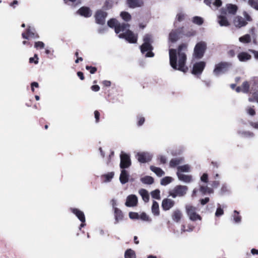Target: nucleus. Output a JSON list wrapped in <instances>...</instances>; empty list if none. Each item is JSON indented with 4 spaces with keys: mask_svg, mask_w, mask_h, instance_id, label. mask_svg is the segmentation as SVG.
<instances>
[{
    "mask_svg": "<svg viewBox=\"0 0 258 258\" xmlns=\"http://www.w3.org/2000/svg\"><path fill=\"white\" fill-rule=\"evenodd\" d=\"M187 44L182 43L177 49H169V63L171 67L174 70L186 73L188 68L186 66L187 59L186 55L183 51L187 49Z\"/></svg>",
    "mask_w": 258,
    "mask_h": 258,
    "instance_id": "1",
    "label": "nucleus"
},
{
    "mask_svg": "<svg viewBox=\"0 0 258 258\" xmlns=\"http://www.w3.org/2000/svg\"><path fill=\"white\" fill-rule=\"evenodd\" d=\"M143 43L140 46V50L143 54L146 52V57H152L154 53L152 52L154 49L152 43L154 42L153 36L151 34H146L143 37Z\"/></svg>",
    "mask_w": 258,
    "mask_h": 258,
    "instance_id": "2",
    "label": "nucleus"
},
{
    "mask_svg": "<svg viewBox=\"0 0 258 258\" xmlns=\"http://www.w3.org/2000/svg\"><path fill=\"white\" fill-rule=\"evenodd\" d=\"M207 45L204 41L197 43L194 48V56L197 59L202 58L206 50Z\"/></svg>",
    "mask_w": 258,
    "mask_h": 258,
    "instance_id": "3",
    "label": "nucleus"
},
{
    "mask_svg": "<svg viewBox=\"0 0 258 258\" xmlns=\"http://www.w3.org/2000/svg\"><path fill=\"white\" fill-rule=\"evenodd\" d=\"M231 66V63L229 62H220L215 65L213 72L215 75L219 76L221 74H224L228 71Z\"/></svg>",
    "mask_w": 258,
    "mask_h": 258,
    "instance_id": "4",
    "label": "nucleus"
},
{
    "mask_svg": "<svg viewBox=\"0 0 258 258\" xmlns=\"http://www.w3.org/2000/svg\"><path fill=\"white\" fill-rule=\"evenodd\" d=\"M186 212L190 220L196 221L198 220H202V217L197 213V208L191 205L185 206Z\"/></svg>",
    "mask_w": 258,
    "mask_h": 258,
    "instance_id": "5",
    "label": "nucleus"
},
{
    "mask_svg": "<svg viewBox=\"0 0 258 258\" xmlns=\"http://www.w3.org/2000/svg\"><path fill=\"white\" fill-rule=\"evenodd\" d=\"M187 189L188 187L186 186L178 185L175 186L172 190H170L169 194L173 198H175L177 197H182L186 194Z\"/></svg>",
    "mask_w": 258,
    "mask_h": 258,
    "instance_id": "6",
    "label": "nucleus"
},
{
    "mask_svg": "<svg viewBox=\"0 0 258 258\" xmlns=\"http://www.w3.org/2000/svg\"><path fill=\"white\" fill-rule=\"evenodd\" d=\"M118 36L120 38L125 39L131 43H136L138 40V35L134 34L129 29H127L124 33L119 34Z\"/></svg>",
    "mask_w": 258,
    "mask_h": 258,
    "instance_id": "7",
    "label": "nucleus"
},
{
    "mask_svg": "<svg viewBox=\"0 0 258 258\" xmlns=\"http://www.w3.org/2000/svg\"><path fill=\"white\" fill-rule=\"evenodd\" d=\"M107 15V13L103 10H97L94 15L95 22L98 24L103 25L105 23V19Z\"/></svg>",
    "mask_w": 258,
    "mask_h": 258,
    "instance_id": "8",
    "label": "nucleus"
},
{
    "mask_svg": "<svg viewBox=\"0 0 258 258\" xmlns=\"http://www.w3.org/2000/svg\"><path fill=\"white\" fill-rule=\"evenodd\" d=\"M120 167L121 169L128 168L132 164L130 156L128 154L121 152L120 155Z\"/></svg>",
    "mask_w": 258,
    "mask_h": 258,
    "instance_id": "9",
    "label": "nucleus"
},
{
    "mask_svg": "<svg viewBox=\"0 0 258 258\" xmlns=\"http://www.w3.org/2000/svg\"><path fill=\"white\" fill-rule=\"evenodd\" d=\"M24 39H29V38L36 39L39 37V35L36 32L35 29L28 26L25 31L22 34Z\"/></svg>",
    "mask_w": 258,
    "mask_h": 258,
    "instance_id": "10",
    "label": "nucleus"
},
{
    "mask_svg": "<svg viewBox=\"0 0 258 258\" xmlns=\"http://www.w3.org/2000/svg\"><path fill=\"white\" fill-rule=\"evenodd\" d=\"M206 67V62L201 61L195 63L192 68L191 73L196 76L201 75Z\"/></svg>",
    "mask_w": 258,
    "mask_h": 258,
    "instance_id": "11",
    "label": "nucleus"
},
{
    "mask_svg": "<svg viewBox=\"0 0 258 258\" xmlns=\"http://www.w3.org/2000/svg\"><path fill=\"white\" fill-rule=\"evenodd\" d=\"M138 161L142 163H145L150 161L152 156L147 152H139L136 156Z\"/></svg>",
    "mask_w": 258,
    "mask_h": 258,
    "instance_id": "12",
    "label": "nucleus"
},
{
    "mask_svg": "<svg viewBox=\"0 0 258 258\" xmlns=\"http://www.w3.org/2000/svg\"><path fill=\"white\" fill-rule=\"evenodd\" d=\"M77 14L85 18H89L92 16V11L88 7H81L77 11Z\"/></svg>",
    "mask_w": 258,
    "mask_h": 258,
    "instance_id": "13",
    "label": "nucleus"
},
{
    "mask_svg": "<svg viewBox=\"0 0 258 258\" xmlns=\"http://www.w3.org/2000/svg\"><path fill=\"white\" fill-rule=\"evenodd\" d=\"M126 4L131 9L141 8L144 6L143 0H126Z\"/></svg>",
    "mask_w": 258,
    "mask_h": 258,
    "instance_id": "14",
    "label": "nucleus"
},
{
    "mask_svg": "<svg viewBox=\"0 0 258 258\" xmlns=\"http://www.w3.org/2000/svg\"><path fill=\"white\" fill-rule=\"evenodd\" d=\"M138 198L135 195H131L127 196L125 205L128 207L136 206L138 204Z\"/></svg>",
    "mask_w": 258,
    "mask_h": 258,
    "instance_id": "15",
    "label": "nucleus"
},
{
    "mask_svg": "<svg viewBox=\"0 0 258 258\" xmlns=\"http://www.w3.org/2000/svg\"><path fill=\"white\" fill-rule=\"evenodd\" d=\"M175 205V202L171 199L166 198L162 202V208L164 211H168L172 208Z\"/></svg>",
    "mask_w": 258,
    "mask_h": 258,
    "instance_id": "16",
    "label": "nucleus"
},
{
    "mask_svg": "<svg viewBox=\"0 0 258 258\" xmlns=\"http://www.w3.org/2000/svg\"><path fill=\"white\" fill-rule=\"evenodd\" d=\"M70 211L75 214L82 223H85V217L84 213L77 208H71Z\"/></svg>",
    "mask_w": 258,
    "mask_h": 258,
    "instance_id": "17",
    "label": "nucleus"
},
{
    "mask_svg": "<svg viewBox=\"0 0 258 258\" xmlns=\"http://www.w3.org/2000/svg\"><path fill=\"white\" fill-rule=\"evenodd\" d=\"M233 23L234 25L238 28L244 26L247 24L244 19L240 16L236 17L234 19Z\"/></svg>",
    "mask_w": 258,
    "mask_h": 258,
    "instance_id": "18",
    "label": "nucleus"
},
{
    "mask_svg": "<svg viewBox=\"0 0 258 258\" xmlns=\"http://www.w3.org/2000/svg\"><path fill=\"white\" fill-rule=\"evenodd\" d=\"M129 174L128 172L122 169L121 171V173L119 176V180L122 184H125L128 181Z\"/></svg>",
    "mask_w": 258,
    "mask_h": 258,
    "instance_id": "19",
    "label": "nucleus"
},
{
    "mask_svg": "<svg viewBox=\"0 0 258 258\" xmlns=\"http://www.w3.org/2000/svg\"><path fill=\"white\" fill-rule=\"evenodd\" d=\"M130 27V25L128 23H118L116 28H115V33L116 34L119 33L121 31H124L125 30L128 29Z\"/></svg>",
    "mask_w": 258,
    "mask_h": 258,
    "instance_id": "20",
    "label": "nucleus"
},
{
    "mask_svg": "<svg viewBox=\"0 0 258 258\" xmlns=\"http://www.w3.org/2000/svg\"><path fill=\"white\" fill-rule=\"evenodd\" d=\"M171 216L174 222H179L182 217V214L179 210L176 209L173 212Z\"/></svg>",
    "mask_w": 258,
    "mask_h": 258,
    "instance_id": "21",
    "label": "nucleus"
},
{
    "mask_svg": "<svg viewBox=\"0 0 258 258\" xmlns=\"http://www.w3.org/2000/svg\"><path fill=\"white\" fill-rule=\"evenodd\" d=\"M218 21L221 26L227 27L230 24L226 17L223 15H220L218 17Z\"/></svg>",
    "mask_w": 258,
    "mask_h": 258,
    "instance_id": "22",
    "label": "nucleus"
},
{
    "mask_svg": "<svg viewBox=\"0 0 258 258\" xmlns=\"http://www.w3.org/2000/svg\"><path fill=\"white\" fill-rule=\"evenodd\" d=\"M237 57L240 61H246L251 58V56L246 52H241L239 53Z\"/></svg>",
    "mask_w": 258,
    "mask_h": 258,
    "instance_id": "23",
    "label": "nucleus"
},
{
    "mask_svg": "<svg viewBox=\"0 0 258 258\" xmlns=\"http://www.w3.org/2000/svg\"><path fill=\"white\" fill-rule=\"evenodd\" d=\"M182 161L183 159L182 158H173L169 162V166L171 168H175L181 164Z\"/></svg>",
    "mask_w": 258,
    "mask_h": 258,
    "instance_id": "24",
    "label": "nucleus"
},
{
    "mask_svg": "<svg viewBox=\"0 0 258 258\" xmlns=\"http://www.w3.org/2000/svg\"><path fill=\"white\" fill-rule=\"evenodd\" d=\"M114 216L116 223L122 220L123 218V215L122 211L117 208L114 209Z\"/></svg>",
    "mask_w": 258,
    "mask_h": 258,
    "instance_id": "25",
    "label": "nucleus"
},
{
    "mask_svg": "<svg viewBox=\"0 0 258 258\" xmlns=\"http://www.w3.org/2000/svg\"><path fill=\"white\" fill-rule=\"evenodd\" d=\"M151 170L154 172L158 176L161 177L164 175V171L159 167H157L153 165L150 166Z\"/></svg>",
    "mask_w": 258,
    "mask_h": 258,
    "instance_id": "26",
    "label": "nucleus"
},
{
    "mask_svg": "<svg viewBox=\"0 0 258 258\" xmlns=\"http://www.w3.org/2000/svg\"><path fill=\"white\" fill-rule=\"evenodd\" d=\"M177 174L180 180L185 182H189L191 180V176L190 175H185L178 172L177 173Z\"/></svg>",
    "mask_w": 258,
    "mask_h": 258,
    "instance_id": "27",
    "label": "nucleus"
},
{
    "mask_svg": "<svg viewBox=\"0 0 258 258\" xmlns=\"http://www.w3.org/2000/svg\"><path fill=\"white\" fill-rule=\"evenodd\" d=\"M199 190L203 195H206V194H210L214 192L213 188L208 187L207 186H201Z\"/></svg>",
    "mask_w": 258,
    "mask_h": 258,
    "instance_id": "28",
    "label": "nucleus"
},
{
    "mask_svg": "<svg viewBox=\"0 0 258 258\" xmlns=\"http://www.w3.org/2000/svg\"><path fill=\"white\" fill-rule=\"evenodd\" d=\"M140 195L145 202H148L149 200V195L147 190L141 189L139 191Z\"/></svg>",
    "mask_w": 258,
    "mask_h": 258,
    "instance_id": "29",
    "label": "nucleus"
},
{
    "mask_svg": "<svg viewBox=\"0 0 258 258\" xmlns=\"http://www.w3.org/2000/svg\"><path fill=\"white\" fill-rule=\"evenodd\" d=\"M152 212L155 216H158L160 214L159 205L158 203L155 201H153L152 206Z\"/></svg>",
    "mask_w": 258,
    "mask_h": 258,
    "instance_id": "30",
    "label": "nucleus"
},
{
    "mask_svg": "<svg viewBox=\"0 0 258 258\" xmlns=\"http://www.w3.org/2000/svg\"><path fill=\"white\" fill-rule=\"evenodd\" d=\"M237 10V7L235 5L228 4L227 5V11L228 13L234 15L236 14Z\"/></svg>",
    "mask_w": 258,
    "mask_h": 258,
    "instance_id": "31",
    "label": "nucleus"
},
{
    "mask_svg": "<svg viewBox=\"0 0 258 258\" xmlns=\"http://www.w3.org/2000/svg\"><path fill=\"white\" fill-rule=\"evenodd\" d=\"M141 181L144 184H151L154 182V178L150 176H145L141 178Z\"/></svg>",
    "mask_w": 258,
    "mask_h": 258,
    "instance_id": "32",
    "label": "nucleus"
},
{
    "mask_svg": "<svg viewBox=\"0 0 258 258\" xmlns=\"http://www.w3.org/2000/svg\"><path fill=\"white\" fill-rule=\"evenodd\" d=\"M169 38L172 42H175L179 39L178 34L176 31H172L169 34Z\"/></svg>",
    "mask_w": 258,
    "mask_h": 258,
    "instance_id": "33",
    "label": "nucleus"
},
{
    "mask_svg": "<svg viewBox=\"0 0 258 258\" xmlns=\"http://www.w3.org/2000/svg\"><path fill=\"white\" fill-rule=\"evenodd\" d=\"M125 258H136V255L134 250L132 249H127L124 253Z\"/></svg>",
    "mask_w": 258,
    "mask_h": 258,
    "instance_id": "34",
    "label": "nucleus"
},
{
    "mask_svg": "<svg viewBox=\"0 0 258 258\" xmlns=\"http://www.w3.org/2000/svg\"><path fill=\"white\" fill-rule=\"evenodd\" d=\"M118 23V22L114 18L110 19L107 22L108 26L111 28H114L115 31V28H116Z\"/></svg>",
    "mask_w": 258,
    "mask_h": 258,
    "instance_id": "35",
    "label": "nucleus"
},
{
    "mask_svg": "<svg viewBox=\"0 0 258 258\" xmlns=\"http://www.w3.org/2000/svg\"><path fill=\"white\" fill-rule=\"evenodd\" d=\"M114 172H110L102 175V178L104 179L105 182L110 181L114 176Z\"/></svg>",
    "mask_w": 258,
    "mask_h": 258,
    "instance_id": "36",
    "label": "nucleus"
},
{
    "mask_svg": "<svg viewBox=\"0 0 258 258\" xmlns=\"http://www.w3.org/2000/svg\"><path fill=\"white\" fill-rule=\"evenodd\" d=\"M239 40L240 42L243 43H247L251 41V37L250 35L245 34L243 36L240 37L239 38Z\"/></svg>",
    "mask_w": 258,
    "mask_h": 258,
    "instance_id": "37",
    "label": "nucleus"
},
{
    "mask_svg": "<svg viewBox=\"0 0 258 258\" xmlns=\"http://www.w3.org/2000/svg\"><path fill=\"white\" fill-rule=\"evenodd\" d=\"M242 92L245 93H248L249 91L250 84L248 81H244L242 85Z\"/></svg>",
    "mask_w": 258,
    "mask_h": 258,
    "instance_id": "38",
    "label": "nucleus"
},
{
    "mask_svg": "<svg viewBox=\"0 0 258 258\" xmlns=\"http://www.w3.org/2000/svg\"><path fill=\"white\" fill-rule=\"evenodd\" d=\"M112 7V3L110 0H106L102 7V8L101 10H103V11H105L110 10Z\"/></svg>",
    "mask_w": 258,
    "mask_h": 258,
    "instance_id": "39",
    "label": "nucleus"
},
{
    "mask_svg": "<svg viewBox=\"0 0 258 258\" xmlns=\"http://www.w3.org/2000/svg\"><path fill=\"white\" fill-rule=\"evenodd\" d=\"M173 179L171 177L166 176L161 179L160 183L162 185H166L172 182Z\"/></svg>",
    "mask_w": 258,
    "mask_h": 258,
    "instance_id": "40",
    "label": "nucleus"
},
{
    "mask_svg": "<svg viewBox=\"0 0 258 258\" xmlns=\"http://www.w3.org/2000/svg\"><path fill=\"white\" fill-rule=\"evenodd\" d=\"M120 15L122 19L126 22H128L131 20V15L128 12H122Z\"/></svg>",
    "mask_w": 258,
    "mask_h": 258,
    "instance_id": "41",
    "label": "nucleus"
},
{
    "mask_svg": "<svg viewBox=\"0 0 258 258\" xmlns=\"http://www.w3.org/2000/svg\"><path fill=\"white\" fill-rule=\"evenodd\" d=\"M192 22L194 24H197L198 25H201L203 24L204 20L203 18L200 17L195 16L192 18Z\"/></svg>",
    "mask_w": 258,
    "mask_h": 258,
    "instance_id": "42",
    "label": "nucleus"
},
{
    "mask_svg": "<svg viewBox=\"0 0 258 258\" xmlns=\"http://www.w3.org/2000/svg\"><path fill=\"white\" fill-rule=\"evenodd\" d=\"M160 190L158 189H155L153 191H152L151 193V196L153 198L157 199V200H160Z\"/></svg>",
    "mask_w": 258,
    "mask_h": 258,
    "instance_id": "43",
    "label": "nucleus"
},
{
    "mask_svg": "<svg viewBox=\"0 0 258 258\" xmlns=\"http://www.w3.org/2000/svg\"><path fill=\"white\" fill-rule=\"evenodd\" d=\"M178 171L180 172H188L189 167L188 165H184L183 166H178L177 167Z\"/></svg>",
    "mask_w": 258,
    "mask_h": 258,
    "instance_id": "44",
    "label": "nucleus"
},
{
    "mask_svg": "<svg viewBox=\"0 0 258 258\" xmlns=\"http://www.w3.org/2000/svg\"><path fill=\"white\" fill-rule=\"evenodd\" d=\"M247 113L251 115V116H254L255 115L256 112L255 111V109L254 108V106L252 107H248L246 109Z\"/></svg>",
    "mask_w": 258,
    "mask_h": 258,
    "instance_id": "45",
    "label": "nucleus"
},
{
    "mask_svg": "<svg viewBox=\"0 0 258 258\" xmlns=\"http://www.w3.org/2000/svg\"><path fill=\"white\" fill-rule=\"evenodd\" d=\"M66 4H68L69 2H71L74 7H76L77 5L81 4V0H63Z\"/></svg>",
    "mask_w": 258,
    "mask_h": 258,
    "instance_id": "46",
    "label": "nucleus"
},
{
    "mask_svg": "<svg viewBox=\"0 0 258 258\" xmlns=\"http://www.w3.org/2000/svg\"><path fill=\"white\" fill-rule=\"evenodd\" d=\"M248 4L255 10H258V3L256 0H248Z\"/></svg>",
    "mask_w": 258,
    "mask_h": 258,
    "instance_id": "47",
    "label": "nucleus"
},
{
    "mask_svg": "<svg viewBox=\"0 0 258 258\" xmlns=\"http://www.w3.org/2000/svg\"><path fill=\"white\" fill-rule=\"evenodd\" d=\"M139 219L145 221H151V219L149 218V216L145 213H142L139 215Z\"/></svg>",
    "mask_w": 258,
    "mask_h": 258,
    "instance_id": "48",
    "label": "nucleus"
},
{
    "mask_svg": "<svg viewBox=\"0 0 258 258\" xmlns=\"http://www.w3.org/2000/svg\"><path fill=\"white\" fill-rule=\"evenodd\" d=\"M234 215L233 216V219L236 223H239L241 221V216L239 215V213L235 210Z\"/></svg>",
    "mask_w": 258,
    "mask_h": 258,
    "instance_id": "49",
    "label": "nucleus"
},
{
    "mask_svg": "<svg viewBox=\"0 0 258 258\" xmlns=\"http://www.w3.org/2000/svg\"><path fill=\"white\" fill-rule=\"evenodd\" d=\"M86 69L89 71L91 74H95L97 71V68L89 66H86Z\"/></svg>",
    "mask_w": 258,
    "mask_h": 258,
    "instance_id": "50",
    "label": "nucleus"
},
{
    "mask_svg": "<svg viewBox=\"0 0 258 258\" xmlns=\"http://www.w3.org/2000/svg\"><path fill=\"white\" fill-rule=\"evenodd\" d=\"M34 47L36 49H43L44 47V44L42 41L35 42Z\"/></svg>",
    "mask_w": 258,
    "mask_h": 258,
    "instance_id": "51",
    "label": "nucleus"
},
{
    "mask_svg": "<svg viewBox=\"0 0 258 258\" xmlns=\"http://www.w3.org/2000/svg\"><path fill=\"white\" fill-rule=\"evenodd\" d=\"M29 62L30 63H34L35 64H37L38 63V57L37 54H35L34 57H30L29 58Z\"/></svg>",
    "mask_w": 258,
    "mask_h": 258,
    "instance_id": "52",
    "label": "nucleus"
},
{
    "mask_svg": "<svg viewBox=\"0 0 258 258\" xmlns=\"http://www.w3.org/2000/svg\"><path fill=\"white\" fill-rule=\"evenodd\" d=\"M129 217L132 219H139L140 216L138 213L132 212L129 213Z\"/></svg>",
    "mask_w": 258,
    "mask_h": 258,
    "instance_id": "53",
    "label": "nucleus"
},
{
    "mask_svg": "<svg viewBox=\"0 0 258 258\" xmlns=\"http://www.w3.org/2000/svg\"><path fill=\"white\" fill-rule=\"evenodd\" d=\"M185 18V15L183 13H178L176 15V19L178 22L182 21Z\"/></svg>",
    "mask_w": 258,
    "mask_h": 258,
    "instance_id": "54",
    "label": "nucleus"
},
{
    "mask_svg": "<svg viewBox=\"0 0 258 258\" xmlns=\"http://www.w3.org/2000/svg\"><path fill=\"white\" fill-rule=\"evenodd\" d=\"M224 211L221 207H218L216 211L215 216L216 217H220L223 215Z\"/></svg>",
    "mask_w": 258,
    "mask_h": 258,
    "instance_id": "55",
    "label": "nucleus"
},
{
    "mask_svg": "<svg viewBox=\"0 0 258 258\" xmlns=\"http://www.w3.org/2000/svg\"><path fill=\"white\" fill-rule=\"evenodd\" d=\"M202 181L207 183L208 182V175L207 173H204L201 177Z\"/></svg>",
    "mask_w": 258,
    "mask_h": 258,
    "instance_id": "56",
    "label": "nucleus"
},
{
    "mask_svg": "<svg viewBox=\"0 0 258 258\" xmlns=\"http://www.w3.org/2000/svg\"><path fill=\"white\" fill-rule=\"evenodd\" d=\"M100 113L98 110H95L94 111V116L95 118V121L96 123H98L100 120Z\"/></svg>",
    "mask_w": 258,
    "mask_h": 258,
    "instance_id": "57",
    "label": "nucleus"
},
{
    "mask_svg": "<svg viewBox=\"0 0 258 258\" xmlns=\"http://www.w3.org/2000/svg\"><path fill=\"white\" fill-rule=\"evenodd\" d=\"M145 118L144 117L141 116L138 118V126H141L142 125L144 122H145Z\"/></svg>",
    "mask_w": 258,
    "mask_h": 258,
    "instance_id": "58",
    "label": "nucleus"
},
{
    "mask_svg": "<svg viewBox=\"0 0 258 258\" xmlns=\"http://www.w3.org/2000/svg\"><path fill=\"white\" fill-rule=\"evenodd\" d=\"M210 201V199L208 197L205 198V199H202L200 200V203L202 205H205L207 204Z\"/></svg>",
    "mask_w": 258,
    "mask_h": 258,
    "instance_id": "59",
    "label": "nucleus"
},
{
    "mask_svg": "<svg viewBox=\"0 0 258 258\" xmlns=\"http://www.w3.org/2000/svg\"><path fill=\"white\" fill-rule=\"evenodd\" d=\"M31 90L33 92H34V87L38 88L39 84L37 82H33L31 84Z\"/></svg>",
    "mask_w": 258,
    "mask_h": 258,
    "instance_id": "60",
    "label": "nucleus"
},
{
    "mask_svg": "<svg viewBox=\"0 0 258 258\" xmlns=\"http://www.w3.org/2000/svg\"><path fill=\"white\" fill-rule=\"evenodd\" d=\"M160 162L162 164H165L166 163V158L164 156H160L159 158Z\"/></svg>",
    "mask_w": 258,
    "mask_h": 258,
    "instance_id": "61",
    "label": "nucleus"
},
{
    "mask_svg": "<svg viewBox=\"0 0 258 258\" xmlns=\"http://www.w3.org/2000/svg\"><path fill=\"white\" fill-rule=\"evenodd\" d=\"M91 90L95 92H97L100 90V87L97 85H94L91 86Z\"/></svg>",
    "mask_w": 258,
    "mask_h": 258,
    "instance_id": "62",
    "label": "nucleus"
},
{
    "mask_svg": "<svg viewBox=\"0 0 258 258\" xmlns=\"http://www.w3.org/2000/svg\"><path fill=\"white\" fill-rule=\"evenodd\" d=\"M213 5L217 7H219L222 5V2L221 0H215Z\"/></svg>",
    "mask_w": 258,
    "mask_h": 258,
    "instance_id": "63",
    "label": "nucleus"
},
{
    "mask_svg": "<svg viewBox=\"0 0 258 258\" xmlns=\"http://www.w3.org/2000/svg\"><path fill=\"white\" fill-rule=\"evenodd\" d=\"M219 185H220L219 181L215 180V181H213L212 183V186L214 188H217V187H218L219 186Z\"/></svg>",
    "mask_w": 258,
    "mask_h": 258,
    "instance_id": "64",
    "label": "nucleus"
}]
</instances>
